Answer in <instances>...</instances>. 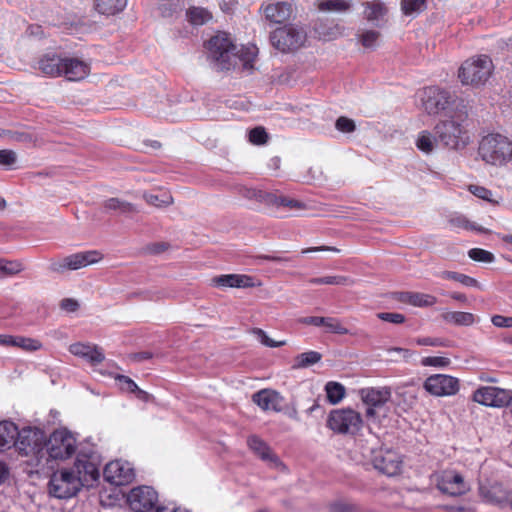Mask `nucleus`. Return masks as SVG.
<instances>
[{
	"instance_id": "obj_37",
	"label": "nucleus",
	"mask_w": 512,
	"mask_h": 512,
	"mask_svg": "<svg viewBox=\"0 0 512 512\" xmlns=\"http://www.w3.org/2000/svg\"><path fill=\"white\" fill-rule=\"evenodd\" d=\"M322 359L321 353L317 351H308L299 354L295 358L293 369H303L318 363Z\"/></svg>"
},
{
	"instance_id": "obj_29",
	"label": "nucleus",
	"mask_w": 512,
	"mask_h": 512,
	"mask_svg": "<svg viewBox=\"0 0 512 512\" xmlns=\"http://www.w3.org/2000/svg\"><path fill=\"white\" fill-rule=\"evenodd\" d=\"M482 493L488 501L496 504L508 501L511 496V491L500 482L492 483L486 491L482 490Z\"/></svg>"
},
{
	"instance_id": "obj_59",
	"label": "nucleus",
	"mask_w": 512,
	"mask_h": 512,
	"mask_svg": "<svg viewBox=\"0 0 512 512\" xmlns=\"http://www.w3.org/2000/svg\"><path fill=\"white\" fill-rule=\"evenodd\" d=\"M330 512H359L356 505L336 503L331 505Z\"/></svg>"
},
{
	"instance_id": "obj_16",
	"label": "nucleus",
	"mask_w": 512,
	"mask_h": 512,
	"mask_svg": "<svg viewBox=\"0 0 512 512\" xmlns=\"http://www.w3.org/2000/svg\"><path fill=\"white\" fill-rule=\"evenodd\" d=\"M361 399L367 406L366 416L375 418L377 410L381 409L391 398V391L387 387L365 388L360 391Z\"/></svg>"
},
{
	"instance_id": "obj_52",
	"label": "nucleus",
	"mask_w": 512,
	"mask_h": 512,
	"mask_svg": "<svg viewBox=\"0 0 512 512\" xmlns=\"http://www.w3.org/2000/svg\"><path fill=\"white\" fill-rule=\"evenodd\" d=\"M377 317L385 322L393 323V324H402L405 322V316L401 313H392V312H380L377 314Z\"/></svg>"
},
{
	"instance_id": "obj_25",
	"label": "nucleus",
	"mask_w": 512,
	"mask_h": 512,
	"mask_svg": "<svg viewBox=\"0 0 512 512\" xmlns=\"http://www.w3.org/2000/svg\"><path fill=\"white\" fill-rule=\"evenodd\" d=\"M63 59L59 55L52 53L46 54L40 58L38 64L41 72L50 77H60Z\"/></svg>"
},
{
	"instance_id": "obj_3",
	"label": "nucleus",
	"mask_w": 512,
	"mask_h": 512,
	"mask_svg": "<svg viewBox=\"0 0 512 512\" xmlns=\"http://www.w3.org/2000/svg\"><path fill=\"white\" fill-rule=\"evenodd\" d=\"M208 59L219 71H228L237 64L236 46L227 33L218 32L206 43Z\"/></svg>"
},
{
	"instance_id": "obj_49",
	"label": "nucleus",
	"mask_w": 512,
	"mask_h": 512,
	"mask_svg": "<svg viewBox=\"0 0 512 512\" xmlns=\"http://www.w3.org/2000/svg\"><path fill=\"white\" fill-rule=\"evenodd\" d=\"M335 127L342 133H351L356 129L355 122L344 116H341L336 120Z\"/></svg>"
},
{
	"instance_id": "obj_56",
	"label": "nucleus",
	"mask_w": 512,
	"mask_h": 512,
	"mask_svg": "<svg viewBox=\"0 0 512 512\" xmlns=\"http://www.w3.org/2000/svg\"><path fill=\"white\" fill-rule=\"evenodd\" d=\"M19 271L17 264L13 262L0 261V278L15 274Z\"/></svg>"
},
{
	"instance_id": "obj_44",
	"label": "nucleus",
	"mask_w": 512,
	"mask_h": 512,
	"mask_svg": "<svg viewBox=\"0 0 512 512\" xmlns=\"http://www.w3.org/2000/svg\"><path fill=\"white\" fill-rule=\"evenodd\" d=\"M468 256L470 259L476 262L492 263L495 260L493 253L481 248L470 249L468 251Z\"/></svg>"
},
{
	"instance_id": "obj_53",
	"label": "nucleus",
	"mask_w": 512,
	"mask_h": 512,
	"mask_svg": "<svg viewBox=\"0 0 512 512\" xmlns=\"http://www.w3.org/2000/svg\"><path fill=\"white\" fill-rule=\"evenodd\" d=\"M17 160L16 153L9 149L0 150V165L10 168Z\"/></svg>"
},
{
	"instance_id": "obj_24",
	"label": "nucleus",
	"mask_w": 512,
	"mask_h": 512,
	"mask_svg": "<svg viewBox=\"0 0 512 512\" xmlns=\"http://www.w3.org/2000/svg\"><path fill=\"white\" fill-rule=\"evenodd\" d=\"M254 196L259 201L275 206H284L291 209H303L305 207V204L301 201L289 199L287 197L276 196L275 194L268 192L258 191L254 194Z\"/></svg>"
},
{
	"instance_id": "obj_54",
	"label": "nucleus",
	"mask_w": 512,
	"mask_h": 512,
	"mask_svg": "<svg viewBox=\"0 0 512 512\" xmlns=\"http://www.w3.org/2000/svg\"><path fill=\"white\" fill-rule=\"evenodd\" d=\"M60 308L68 313H74L80 308V303L74 298H64L60 301Z\"/></svg>"
},
{
	"instance_id": "obj_23",
	"label": "nucleus",
	"mask_w": 512,
	"mask_h": 512,
	"mask_svg": "<svg viewBox=\"0 0 512 512\" xmlns=\"http://www.w3.org/2000/svg\"><path fill=\"white\" fill-rule=\"evenodd\" d=\"M61 76L69 81H80L89 74V66L77 58H64Z\"/></svg>"
},
{
	"instance_id": "obj_36",
	"label": "nucleus",
	"mask_w": 512,
	"mask_h": 512,
	"mask_svg": "<svg viewBox=\"0 0 512 512\" xmlns=\"http://www.w3.org/2000/svg\"><path fill=\"white\" fill-rule=\"evenodd\" d=\"M187 20L194 26H201L212 19V14L203 7H190L186 11Z\"/></svg>"
},
{
	"instance_id": "obj_64",
	"label": "nucleus",
	"mask_w": 512,
	"mask_h": 512,
	"mask_svg": "<svg viewBox=\"0 0 512 512\" xmlns=\"http://www.w3.org/2000/svg\"><path fill=\"white\" fill-rule=\"evenodd\" d=\"M447 476L449 477V479H451V481L455 484V486L457 487H462V486H467L464 482V479L462 477V475H460L459 473H447Z\"/></svg>"
},
{
	"instance_id": "obj_43",
	"label": "nucleus",
	"mask_w": 512,
	"mask_h": 512,
	"mask_svg": "<svg viewBox=\"0 0 512 512\" xmlns=\"http://www.w3.org/2000/svg\"><path fill=\"white\" fill-rule=\"evenodd\" d=\"M418 346L451 347L450 340L441 337H419L415 339Z\"/></svg>"
},
{
	"instance_id": "obj_38",
	"label": "nucleus",
	"mask_w": 512,
	"mask_h": 512,
	"mask_svg": "<svg viewBox=\"0 0 512 512\" xmlns=\"http://www.w3.org/2000/svg\"><path fill=\"white\" fill-rule=\"evenodd\" d=\"M309 283L316 284V285L325 284V285L351 286L354 284V280L347 276L334 275V276L311 278L309 280Z\"/></svg>"
},
{
	"instance_id": "obj_7",
	"label": "nucleus",
	"mask_w": 512,
	"mask_h": 512,
	"mask_svg": "<svg viewBox=\"0 0 512 512\" xmlns=\"http://www.w3.org/2000/svg\"><path fill=\"white\" fill-rule=\"evenodd\" d=\"M439 142L453 150L465 148L470 143V136L463 123L455 119L440 121L434 127Z\"/></svg>"
},
{
	"instance_id": "obj_27",
	"label": "nucleus",
	"mask_w": 512,
	"mask_h": 512,
	"mask_svg": "<svg viewBox=\"0 0 512 512\" xmlns=\"http://www.w3.org/2000/svg\"><path fill=\"white\" fill-rule=\"evenodd\" d=\"M17 435H19V430L13 422H0V452L10 449L15 443Z\"/></svg>"
},
{
	"instance_id": "obj_51",
	"label": "nucleus",
	"mask_w": 512,
	"mask_h": 512,
	"mask_svg": "<svg viewBox=\"0 0 512 512\" xmlns=\"http://www.w3.org/2000/svg\"><path fill=\"white\" fill-rule=\"evenodd\" d=\"M255 334L258 336L259 341L266 347L277 348L285 345V341H275L271 339L262 329H256Z\"/></svg>"
},
{
	"instance_id": "obj_9",
	"label": "nucleus",
	"mask_w": 512,
	"mask_h": 512,
	"mask_svg": "<svg viewBox=\"0 0 512 512\" xmlns=\"http://www.w3.org/2000/svg\"><path fill=\"white\" fill-rule=\"evenodd\" d=\"M102 258L103 255L98 250L82 251L51 261L49 270L55 273L74 271L98 263Z\"/></svg>"
},
{
	"instance_id": "obj_39",
	"label": "nucleus",
	"mask_w": 512,
	"mask_h": 512,
	"mask_svg": "<svg viewBox=\"0 0 512 512\" xmlns=\"http://www.w3.org/2000/svg\"><path fill=\"white\" fill-rule=\"evenodd\" d=\"M438 489L445 494L451 496H461L464 495L468 490V486L457 487L455 484L449 479L447 474H445L442 479L437 484Z\"/></svg>"
},
{
	"instance_id": "obj_46",
	"label": "nucleus",
	"mask_w": 512,
	"mask_h": 512,
	"mask_svg": "<svg viewBox=\"0 0 512 512\" xmlns=\"http://www.w3.org/2000/svg\"><path fill=\"white\" fill-rule=\"evenodd\" d=\"M323 326L327 329L328 332L345 335L349 333V330L345 328L341 321L337 318L333 317H325V322Z\"/></svg>"
},
{
	"instance_id": "obj_30",
	"label": "nucleus",
	"mask_w": 512,
	"mask_h": 512,
	"mask_svg": "<svg viewBox=\"0 0 512 512\" xmlns=\"http://www.w3.org/2000/svg\"><path fill=\"white\" fill-rule=\"evenodd\" d=\"M441 317L446 323L455 326H472L476 321L474 314L463 311H446Z\"/></svg>"
},
{
	"instance_id": "obj_34",
	"label": "nucleus",
	"mask_w": 512,
	"mask_h": 512,
	"mask_svg": "<svg viewBox=\"0 0 512 512\" xmlns=\"http://www.w3.org/2000/svg\"><path fill=\"white\" fill-rule=\"evenodd\" d=\"M318 9L323 12H346L352 7L351 0H319Z\"/></svg>"
},
{
	"instance_id": "obj_48",
	"label": "nucleus",
	"mask_w": 512,
	"mask_h": 512,
	"mask_svg": "<svg viewBox=\"0 0 512 512\" xmlns=\"http://www.w3.org/2000/svg\"><path fill=\"white\" fill-rule=\"evenodd\" d=\"M380 33L375 30H367L360 36V42L365 48L374 49Z\"/></svg>"
},
{
	"instance_id": "obj_50",
	"label": "nucleus",
	"mask_w": 512,
	"mask_h": 512,
	"mask_svg": "<svg viewBox=\"0 0 512 512\" xmlns=\"http://www.w3.org/2000/svg\"><path fill=\"white\" fill-rule=\"evenodd\" d=\"M469 190L472 192V194H474L476 197L480 199H483L493 204H498V201L493 200L491 198L492 192L483 186L471 185Z\"/></svg>"
},
{
	"instance_id": "obj_11",
	"label": "nucleus",
	"mask_w": 512,
	"mask_h": 512,
	"mask_svg": "<svg viewBox=\"0 0 512 512\" xmlns=\"http://www.w3.org/2000/svg\"><path fill=\"white\" fill-rule=\"evenodd\" d=\"M422 106L429 115H436L450 108L452 94L437 86L426 87L423 91Z\"/></svg>"
},
{
	"instance_id": "obj_14",
	"label": "nucleus",
	"mask_w": 512,
	"mask_h": 512,
	"mask_svg": "<svg viewBox=\"0 0 512 512\" xmlns=\"http://www.w3.org/2000/svg\"><path fill=\"white\" fill-rule=\"evenodd\" d=\"M510 391L494 386H483L473 394V400L483 406L501 408L511 400Z\"/></svg>"
},
{
	"instance_id": "obj_6",
	"label": "nucleus",
	"mask_w": 512,
	"mask_h": 512,
	"mask_svg": "<svg viewBox=\"0 0 512 512\" xmlns=\"http://www.w3.org/2000/svg\"><path fill=\"white\" fill-rule=\"evenodd\" d=\"M269 40L271 45L279 52L291 53L305 44L307 33L301 26L286 24L272 31Z\"/></svg>"
},
{
	"instance_id": "obj_10",
	"label": "nucleus",
	"mask_w": 512,
	"mask_h": 512,
	"mask_svg": "<svg viewBox=\"0 0 512 512\" xmlns=\"http://www.w3.org/2000/svg\"><path fill=\"white\" fill-rule=\"evenodd\" d=\"M371 463L381 474L394 477L401 473L403 466L402 456L395 450L379 448L372 450Z\"/></svg>"
},
{
	"instance_id": "obj_17",
	"label": "nucleus",
	"mask_w": 512,
	"mask_h": 512,
	"mask_svg": "<svg viewBox=\"0 0 512 512\" xmlns=\"http://www.w3.org/2000/svg\"><path fill=\"white\" fill-rule=\"evenodd\" d=\"M261 10L266 20L272 24H284L295 17V8L287 1L263 4Z\"/></svg>"
},
{
	"instance_id": "obj_13",
	"label": "nucleus",
	"mask_w": 512,
	"mask_h": 512,
	"mask_svg": "<svg viewBox=\"0 0 512 512\" xmlns=\"http://www.w3.org/2000/svg\"><path fill=\"white\" fill-rule=\"evenodd\" d=\"M157 501V492L152 487L145 485L133 488L127 496L129 507L134 512L151 511Z\"/></svg>"
},
{
	"instance_id": "obj_35",
	"label": "nucleus",
	"mask_w": 512,
	"mask_h": 512,
	"mask_svg": "<svg viewBox=\"0 0 512 512\" xmlns=\"http://www.w3.org/2000/svg\"><path fill=\"white\" fill-rule=\"evenodd\" d=\"M439 139L437 135L432 134L428 130L421 131L416 140V147L423 153L429 154L434 150V147L438 143Z\"/></svg>"
},
{
	"instance_id": "obj_41",
	"label": "nucleus",
	"mask_w": 512,
	"mask_h": 512,
	"mask_svg": "<svg viewBox=\"0 0 512 512\" xmlns=\"http://www.w3.org/2000/svg\"><path fill=\"white\" fill-rule=\"evenodd\" d=\"M258 54V48L255 45L243 47L240 54H237V59L243 63L245 70H251L253 68V62L255 61Z\"/></svg>"
},
{
	"instance_id": "obj_57",
	"label": "nucleus",
	"mask_w": 512,
	"mask_h": 512,
	"mask_svg": "<svg viewBox=\"0 0 512 512\" xmlns=\"http://www.w3.org/2000/svg\"><path fill=\"white\" fill-rule=\"evenodd\" d=\"M491 322L494 326L499 328H510L512 327V317H506L502 315H494L491 318Z\"/></svg>"
},
{
	"instance_id": "obj_61",
	"label": "nucleus",
	"mask_w": 512,
	"mask_h": 512,
	"mask_svg": "<svg viewBox=\"0 0 512 512\" xmlns=\"http://www.w3.org/2000/svg\"><path fill=\"white\" fill-rule=\"evenodd\" d=\"M450 223L453 226L460 227L466 230H469V228H475V224L471 223L467 218L463 216H457L455 218H452L450 220Z\"/></svg>"
},
{
	"instance_id": "obj_60",
	"label": "nucleus",
	"mask_w": 512,
	"mask_h": 512,
	"mask_svg": "<svg viewBox=\"0 0 512 512\" xmlns=\"http://www.w3.org/2000/svg\"><path fill=\"white\" fill-rule=\"evenodd\" d=\"M256 260H258V261L266 260V261H271V262H275V263H279V264H286L291 260V258L286 257V256H278V255H258V256H256Z\"/></svg>"
},
{
	"instance_id": "obj_8",
	"label": "nucleus",
	"mask_w": 512,
	"mask_h": 512,
	"mask_svg": "<svg viewBox=\"0 0 512 512\" xmlns=\"http://www.w3.org/2000/svg\"><path fill=\"white\" fill-rule=\"evenodd\" d=\"M362 424L361 415L351 408L332 410L327 419V426L337 434H355Z\"/></svg>"
},
{
	"instance_id": "obj_47",
	"label": "nucleus",
	"mask_w": 512,
	"mask_h": 512,
	"mask_svg": "<svg viewBox=\"0 0 512 512\" xmlns=\"http://www.w3.org/2000/svg\"><path fill=\"white\" fill-rule=\"evenodd\" d=\"M268 133L264 127H255L249 131V141L254 145H263L268 141Z\"/></svg>"
},
{
	"instance_id": "obj_33",
	"label": "nucleus",
	"mask_w": 512,
	"mask_h": 512,
	"mask_svg": "<svg viewBox=\"0 0 512 512\" xmlns=\"http://www.w3.org/2000/svg\"><path fill=\"white\" fill-rule=\"evenodd\" d=\"M31 428H24L19 431V435L15 438L13 446L20 456H29L32 452V440L30 438Z\"/></svg>"
},
{
	"instance_id": "obj_63",
	"label": "nucleus",
	"mask_w": 512,
	"mask_h": 512,
	"mask_svg": "<svg viewBox=\"0 0 512 512\" xmlns=\"http://www.w3.org/2000/svg\"><path fill=\"white\" fill-rule=\"evenodd\" d=\"M458 282L466 287H480L478 281L466 274H460Z\"/></svg>"
},
{
	"instance_id": "obj_62",
	"label": "nucleus",
	"mask_w": 512,
	"mask_h": 512,
	"mask_svg": "<svg viewBox=\"0 0 512 512\" xmlns=\"http://www.w3.org/2000/svg\"><path fill=\"white\" fill-rule=\"evenodd\" d=\"M300 322L306 325H313V326H323L325 322V317H319V316H308L300 319Z\"/></svg>"
},
{
	"instance_id": "obj_19",
	"label": "nucleus",
	"mask_w": 512,
	"mask_h": 512,
	"mask_svg": "<svg viewBox=\"0 0 512 512\" xmlns=\"http://www.w3.org/2000/svg\"><path fill=\"white\" fill-rule=\"evenodd\" d=\"M252 400L264 411H282L283 397L275 390L262 389L252 395Z\"/></svg>"
},
{
	"instance_id": "obj_2",
	"label": "nucleus",
	"mask_w": 512,
	"mask_h": 512,
	"mask_svg": "<svg viewBox=\"0 0 512 512\" xmlns=\"http://www.w3.org/2000/svg\"><path fill=\"white\" fill-rule=\"evenodd\" d=\"M42 443L48 454L47 462L69 459L77 449V440L67 428L56 429L46 439L44 432L34 426V455L42 451Z\"/></svg>"
},
{
	"instance_id": "obj_18",
	"label": "nucleus",
	"mask_w": 512,
	"mask_h": 512,
	"mask_svg": "<svg viewBox=\"0 0 512 512\" xmlns=\"http://www.w3.org/2000/svg\"><path fill=\"white\" fill-rule=\"evenodd\" d=\"M211 285L217 288H252L254 278L245 274H223L211 279Z\"/></svg>"
},
{
	"instance_id": "obj_55",
	"label": "nucleus",
	"mask_w": 512,
	"mask_h": 512,
	"mask_svg": "<svg viewBox=\"0 0 512 512\" xmlns=\"http://www.w3.org/2000/svg\"><path fill=\"white\" fill-rule=\"evenodd\" d=\"M116 379L119 381L121 389L131 393H135L138 390L137 384L128 376L118 375Z\"/></svg>"
},
{
	"instance_id": "obj_42",
	"label": "nucleus",
	"mask_w": 512,
	"mask_h": 512,
	"mask_svg": "<svg viewBox=\"0 0 512 512\" xmlns=\"http://www.w3.org/2000/svg\"><path fill=\"white\" fill-rule=\"evenodd\" d=\"M425 9L426 0H401V11L406 16L418 15Z\"/></svg>"
},
{
	"instance_id": "obj_28",
	"label": "nucleus",
	"mask_w": 512,
	"mask_h": 512,
	"mask_svg": "<svg viewBox=\"0 0 512 512\" xmlns=\"http://www.w3.org/2000/svg\"><path fill=\"white\" fill-rule=\"evenodd\" d=\"M364 6V18L379 26L378 21L383 19L388 13V9L383 2L380 1H368L363 3Z\"/></svg>"
},
{
	"instance_id": "obj_15",
	"label": "nucleus",
	"mask_w": 512,
	"mask_h": 512,
	"mask_svg": "<svg viewBox=\"0 0 512 512\" xmlns=\"http://www.w3.org/2000/svg\"><path fill=\"white\" fill-rule=\"evenodd\" d=\"M104 479L116 486L129 484L135 478L134 469L130 463L120 460L111 461L103 470Z\"/></svg>"
},
{
	"instance_id": "obj_20",
	"label": "nucleus",
	"mask_w": 512,
	"mask_h": 512,
	"mask_svg": "<svg viewBox=\"0 0 512 512\" xmlns=\"http://www.w3.org/2000/svg\"><path fill=\"white\" fill-rule=\"evenodd\" d=\"M392 296L396 301L413 307H432L438 302L434 295L421 292L401 291L394 292Z\"/></svg>"
},
{
	"instance_id": "obj_21",
	"label": "nucleus",
	"mask_w": 512,
	"mask_h": 512,
	"mask_svg": "<svg viewBox=\"0 0 512 512\" xmlns=\"http://www.w3.org/2000/svg\"><path fill=\"white\" fill-rule=\"evenodd\" d=\"M247 444L262 461L268 462L274 467L283 465L279 457L272 451L271 447L257 435L248 437Z\"/></svg>"
},
{
	"instance_id": "obj_58",
	"label": "nucleus",
	"mask_w": 512,
	"mask_h": 512,
	"mask_svg": "<svg viewBox=\"0 0 512 512\" xmlns=\"http://www.w3.org/2000/svg\"><path fill=\"white\" fill-rule=\"evenodd\" d=\"M13 347L21 348L24 351H32V339L23 336H15V343Z\"/></svg>"
},
{
	"instance_id": "obj_1",
	"label": "nucleus",
	"mask_w": 512,
	"mask_h": 512,
	"mask_svg": "<svg viewBox=\"0 0 512 512\" xmlns=\"http://www.w3.org/2000/svg\"><path fill=\"white\" fill-rule=\"evenodd\" d=\"M102 461L100 454L91 445H82L70 468L54 471L48 482L50 496L57 499H69L76 496L82 488L93 487L99 480Z\"/></svg>"
},
{
	"instance_id": "obj_4",
	"label": "nucleus",
	"mask_w": 512,
	"mask_h": 512,
	"mask_svg": "<svg viewBox=\"0 0 512 512\" xmlns=\"http://www.w3.org/2000/svg\"><path fill=\"white\" fill-rule=\"evenodd\" d=\"M478 152L491 165H504L512 159V142L501 134H488L480 143Z\"/></svg>"
},
{
	"instance_id": "obj_40",
	"label": "nucleus",
	"mask_w": 512,
	"mask_h": 512,
	"mask_svg": "<svg viewBox=\"0 0 512 512\" xmlns=\"http://www.w3.org/2000/svg\"><path fill=\"white\" fill-rule=\"evenodd\" d=\"M327 399L331 404L339 403L345 396V387L338 382H328L325 386Z\"/></svg>"
},
{
	"instance_id": "obj_32",
	"label": "nucleus",
	"mask_w": 512,
	"mask_h": 512,
	"mask_svg": "<svg viewBox=\"0 0 512 512\" xmlns=\"http://www.w3.org/2000/svg\"><path fill=\"white\" fill-rule=\"evenodd\" d=\"M450 107L452 108V115L450 116V119L459 120L464 124L471 109L469 102L452 95V103Z\"/></svg>"
},
{
	"instance_id": "obj_22",
	"label": "nucleus",
	"mask_w": 512,
	"mask_h": 512,
	"mask_svg": "<svg viewBox=\"0 0 512 512\" xmlns=\"http://www.w3.org/2000/svg\"><path fill=\"white\" fill-rule=\"evenodd\" d=\"M69 351L77 357L85 359L92 365L100 364L104 361L105 355L103 350L97 345L86 343H74L69 347Z\"/></svg>"
},
{
	"instance_id": "obj_12",
	"label": "nucleus",
	"mask_w": 512,
	"mask_h": 512,
	"mask_svg": "<svg viewBox=\"0 0 512 512\" xmlns=\"http://www.w3.org/2000/svg\"><path fill=\"white\" fill-rule=\"evenodd\" d=\"M423 387L434 396H451L459 391V380L451 375L434 374L426 378Z\"/></svg>"
},
{
	"instance_id": "obj_26",
	"label": "nucleus",
	"mask_w": 512,
	"mask_h": 512,
	"mask_svg": "<svg viewBox=\"0 0 512 512\" xmlns=\"http://www.w3.org/2000/svg\"><path fill=\"white\" fill-rule=\"evenodd\" d=\"M103 208L106 212H117L120 215H130L139 212V209L133 203L120 198L112 197L103 202Z\"/></svg>"
},
{
	"instance_id": "obj_5",
	"label": "nucleus",
	"mask_w": 512,
	"mask_h": 512,
	"mask_svg": "<svg viewBox=\"0 0 512 512\" xmlns=\"http://www.w3.org/2000/svg\"><path fill=\"white\" fill-rule=\"evenodd\" d=\"M493 64L487 55L466 60L458 70V78L463 85L478 88L491 76Z\"/></svg>"
},
{
	"instance_id": "obj_31",
	"label": "nucleus",
	"mask_w": 512,
	"mask_h": 512,
	"mask_svg": "<svg viewBox=\"0 0 512 512\" xmlns=\"http://www.w3.org/2000/svg\"><path fill=\"white\" fill-rule=\"evenodd\" d=\"M127 5V0H96L95 9L98 13L113 16L122 12Z\"/></svg>"
},
{
	"instance_id": "obj_45",
	"label": "nucleus",
	"mask_w": 512,
	"mask_h": 512,
	"mask_svg": "<svg viewBox=\"0 0 512 512\" xmlns=\"http://www.w3.org/2000/svg\"><path fill=\"white\" fill-rule=\"evenodd\" d=\"M451 364L448 357L443 356H428L421 359V365L424 367H437L444 368Z\"/></svg>"
}]
</instances>
